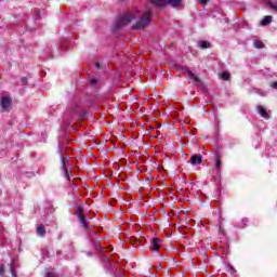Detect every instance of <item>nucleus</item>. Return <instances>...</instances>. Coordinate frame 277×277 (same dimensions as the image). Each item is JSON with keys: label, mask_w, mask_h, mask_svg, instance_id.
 <instances>
[{"label": "nucleus", "mask_w": 277, "mask_h": 277, "mask_svg": "<svg viewBox=\"0 0 277 277\" xmlns=\"http://www.w3.org/2000/svg\"><path fill=\"white\" fill-rule=\"evenodd\" d=\"M135 18H138L131 27L134 31H140L142 29H146L148 25H150V21H153V11L147 10L145 12L132 11L126 12L117 17L115 23V27L117 29H122V27H127V25H131Z\"/></svg>", "instance_id": "1"}, {"label": "nucleus", "mask_w": 277, "mask_h": 277, "mask_svg": "<svg viewBox=\"0 0 277 277\" xmlns=\"http://www.w3.org/2000/svg\"><path fill=\"white\" fill-rule=\"evenodd\" d=\"M156 8H164V5H171V8H181V0H148Z\"/></svg>", "instance_id": "2"}, {"label": "nucleus", "mask_w": 277, "mask_h": 277, "mask_svg": "<svg viewBox=\"0 0 277 277\" xmlns=\"http://www.w3.org/2000/svg\"><path fill=\"white\" fill-rule=\"evenodd\" d=\"M76 215L83 228H90V224L88 223V220H85V212L83 211V208L78 207L76 209Z\"/></svg>", "instance_id": "3"}, {"label": "nucleus", "mask_w": 277, "mask_h": 277, "mask_svg": "<svg viewBox=\"0 0 277 277\" xmlns=\"http://www.w3.org/2000/svg\"><path fill=\"white\" fill-rule=\"evenodd\" d=\"M161 243H162L161 239L153 238L149 250H151L154 252H159V250L161 249Z\"/></svg>", "instance_id": "4"}, {"label": "nucleus", "mask_w": 277, "mask_h": 277, "mask_svg": "<svg viewBox=\"0 0 277 277\" xmlns=\"http://www.w3.org/2000/svg\"><path fill=\"white\" fill-rule=\"evenodd\" d=\"M215 168H216V173L221 174V172H222V154H220V151H215Z\"/></svg>", "instance_id": "5"}, {"label": "nucleus", "mask_w": 277, "mask_h": 277, "mask_svg": "<svg viewBox=\"0 0 277 277\" xmlns=\"http://www.w3.org/2000/svg\"><path fill=\"white\" fill-rule=\"evenodd\" d=\"M10 105H12V98L4 96L1 98V107L2 109H4L5 111H8V109H10Z\"/></svg>", "instance_id": "6"}, {"label": "nucleus", "mask_w": 277, "mask_h": 277, "mask_svg": "<svg viewBox=\"0 0 277 277\" xmlns=\"http://www.w3.org/2000/svg\"><path fill=\"white\" fill-rule=\"evenodd\" d=\"M192 166H200L202 163V156L201 155H193L190 158Z\"/></svg>", "instance_id": "7"}, {"label": "nucleus", "mask_w": 277, "mask_h": 277, "mask_svg": "<svg viewBox=\"0 0 277 277\" xmlns=\"http://www.w3.org/2000/svg\"><path fill=\"white\" fill-rule=\"evenodd\" d=\"M256 109L262 118H265L266 120L269 118V113L265 109V107H263L262 105H259Z\"/></svg>", "instance_id": "8"}, {"label": "nucleus", "mask_w": 277, "mask_h": 277, "mask_svg": "<svg viewBox=\"0 0 277 277\" xmlns=\"http://www.w3.org/2000/svg\"><path fill=\"white\" fill-rule=\"evenodd\" d=\"M187 75L190 79H194L196 85H202V80H200V78H198V76H196V74L188 71Z\"/></svg>", "instance_id": "9"}, {"label": "nucleus", "mask_w": 277, "mask_h": 277, "mask_svg": "<svg viewBox=\"0 0 277 277\" xmlns=\"http://www.w3.org/2000/svg\"><path fill=\"white\" fill-rule=\"evenodd\" d=\"M63 170L67 181H70V174H72V172H68V168L66 167V158H63Z\"/></svg>", "instance_id": "10"}, {"label": "nucleus", "mask_w": 277, "mask_h": 277, "mask_svg": "<svg viewBox=\"0 0 277 277\" xmlns=\"http://www.w3.org/2000/svg\"><path fill=\"white\" fill-rule=\"evenodd\" d=\"M272 23V15H266L264 18L261 21V25L263 27H267V25H271Z\"/></svg>", "instance_id": "11"}, {"label": "nucleus", "mask_w": 277, "mask_h": 277, "mask_svg": "<svg viewBox=\"0 0 277 277\" xmlns=\"http://www.w3.org/2000/svg\"><path fill=\"white\" fill-rule=\"evenodd\" d=\"M198 44L200 49H211V42L209 41L201 40Z\"/></svg>", "instance_id": "12"}, {"label": "nucleus", "mask_w": 277, "mask_h": 277, "mask_svg": "<svg viewBox=\"0 0 277 277\" xmlns=\"http://www.w3.org/2000/svg\"><path fill=\"white\" fill-rule=\"evenodd\" d=\"M37 235H40V237H44V235H47V228H44V226L39 225L37 227Z\"/></svg>", "instance_id": "13"}, {"label": "nucleus", "mask_w": 277, "mask_h": 277, "mask_svg": "<svg viewBox=\"0 0 277 277\" xmlns=\"http://www.w3.org/2000/svg\"><path fill=\"white\" fill-rule=\"evenodd\" d=\"M221 79H222V81H230V72H228V71H223V72L221 74Z\"/></svg>", "instance_id": "14"}, {"label": "nucleus", "mask_w": 277, "mask_h": 277, "mask_svg": "<svg viewBox=\"0 0 277 277\" xmlns=\"http://www.w3.org/2000/svg\"><path fill=\"white\" fill-rule=\"evenodd\" d=\"M255 49H265V43L263 41H254Z\"/></svg>", "instance_id": "15"}, {"label": "nucleus", "mask_w": 277, "mask_h": 277, "mask_svg": "<svg viewBox=\"0 0 277 277\" xmlns=\"http://www.w3.org/2000/svg\"><path fill=\"white\" fill-rule=\"evenodd\" d=\"M222 250V256L223 259H226L228 256V247L226 248H221Z\"/></svg>", "instance_id": "16"}, {"label": "nucleus", "mask_w": 277, "mask_h": 277, "mask_svg": "<svg viewBox=\"0 0 277 277\" xmlns=\"http://www.w3.org/2000/svg\"><path fill=\"white\" fill-rule=\"evenodd\" d=\"M95 250H97V252H103L104 250H107V247H103L101 245H95Z\"/></svg>", "instance_id": "17"}, {"label": "nucleus", "mask_w": 277, "mask_h": 277, "mask_svg": "<svg viewBox=\"0 0 277 277\" xmlns=\"http://www.w3.org/2000/svg\"><path fill=\"white\" fill-rule=\"evenodd\" d=\"M0 276H5V265L3 264L0 265Z\"/></svg>", "instance_id": "18"}, {"label": "nucleus", "mask_w": 277, "mask_h": 277, "mask_svg": "<svg viewBox=\"0 0 277 277\" xmlns=\"http://www.w3.org/2000/svg\"><path fill=\"white\" fill-rule=\"evenodd\" d=\"M45 277H57V274L53 273V272H48L45 274Z\"/></svg>", "instance_id": "19"}, {"label": "nucleus", "mask_w": 277, "mask_h": 277, "mask_svg": "<svg viewBox=\"0 0 277 277\" xmlns=\"http://www.w3.org/2000/svg\"><path fill=\"white\" fill-rule=\"evenodd\" d=\"M104 258L106 259V261H108V263H110V265H114V259L107 255H104Z\"/></svg>", "instance_id": "20"}, {"label": "nucleus", "mask_w": 277, "mask_h": 277, "mask_svg": "<svg viewBox=\"0 0 277 277\" xmlns=\"http://www.w3.org/2000/svg\"><path fill=\"white\" fill-rule=\"evenodd\" d=\"M271 88H273L274 90H277V81L272 82Z\"/></svg>", "instance_id": "21"}, {"label": "nucleus", "mask_w": 277, "mask_h": 277, "mask_svg": "<svg viewBox=\"0 0 277 277\" xmlns=\"http://www.w3.org/2000/svg\"><path fill=\"white\" fill-rule=\"evenodd\" d=\"M11 274L12 276L16 277V269H14V266H11Z\"/></svg>", "instance_id": "22"}, {"label": "nucleus", "mask_w": 277, "mask_h": 277, "mask_svg": "<svg viewBox=\"0 0 277 277\" xmlns=\"http://www.w3.org/2000/svg\"><path fill=\"white\" fill-rule=\"evenodd\" d=\"M199 3L201 5H207V3H209V0H199Z\"/></svg>", "instance_id": "23"}, {"label": "nucleus", "mask_w": 277, "mask_h": 277, "mask_svg": "<svg viewBox=\"0 0 277 277\" xmlns=\"http://www.w3.org/2000/svg\"><path fill=\"white\" fill-rule=\"evenodd\" d=\"M269 6L272 8V10H276L277 11V5L276 4L269 2Z\"/></svg>", "instance_id": "24"}, {"label": "nucleus", "mask_w": 277, "mask_h": 277, "mask_svg": "<svg viewBox=\"0 0 277 277\" xmlns=\"http://www.w3.org/2000/svg\"><path fill=\"white\" fill-rule=\"evenodd\" d=\"M22 82L25 83V84H27V78H25V77L22 78Z\"/></svg>", "instance_id": "25"}, {"label": "nucleus", "mask_w": 277, "mask_h": 277, "mask_svg": "<svg viewBox=\"0 0 277 277\" xmlns=\"http://www.w3.org/2000/svg\"><path fill=\"white\" fill-rule=\"evenodd\" d=\"M137 243H138V246H142V240H136L135 246H137Z\"/></svg>", "instance_id": "26"}, {"label": "nucleus", "mask_w": 277, "mask_h": 277, "mask_svg": "<svg viewBox=\"0 0 277 277\" xmlns=\"http://www.w3.org/2000/svg\"><path fill=\"white\" fill-rule=\"evenodd\" d=\"M91 83L94 85V83H96V79H91Z\"/></svg>", "instance_id": "27"}, {"label": "nucleus", "mask_w": 277, "mask_h": 277, "mask_svg": "<svg viewBox=\"0 0 277 277\" xmlns=\"http://www.w3.org/2000/svg\"><path fill=\"white\" fill-rule=\"evenodd\" d=\"M72 181H74V183H77V182L80 181V179H79V177H76V179H74Z\"/></svg>", "instance_id": "28"}, {"label": "nucleus", "mask_w": 277, "mask_h": 277, "mask_svg": "<svg viewBox=\"0 0 277 277\" xmlns=\"http://www.w3.org/2000/svg\"><path fill=\"white\" fill-rule=\"evenodd\" d=\"M96 68H101V63H95Z\"/></svg>", "instance_id": "29"}, {"label": "nucleus", "mask_w": 277, "mask_h": 277, "mask_svg": "<svg viewBox=\"0 0 277 277\" xmlns=\"http://www.w3.org/2000/svg\"><path fill=\"white\" fill-rule=\"evenodd\" d=\"M230 269H235V268H233V266H230Z\"/></svg>", "instance_id": "30"}]
</instances>
